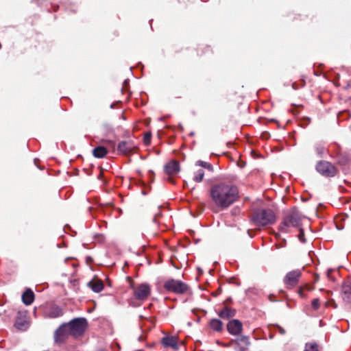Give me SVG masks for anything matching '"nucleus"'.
I'll return each instance as SVG.
<instances>
[{"label":"nucleus","mask_w":351,"mask_h":351,"mask_svg":"<svg viewBox=\"0 0 351 351\" xmlns=\"http://www.w3.org/2000/svg\"><path fill=\"white\" fill-rule=\"evenodd\" d=\"M210 209L214 213L224 211L240 199L239 188L229 181L213 183L208 191Z\"/></svg>","instance_id":"obj_1"},{"label":"nucleus","mask_w":351,"mask_h":351,"mask_svg":"<svg viewBox=\"0 0 351 351\" xmlns=\"http://www.w3.org/2000/svg\"><path fill=\"white\" fill-rule=\"evenodd\" d=\"M276 221V215L271 208L256 209L251 216V221L258 228L272 225Z\"/></svg>","instance_id":"obj_2"},{"label":"nucleus","mask_w":351,"mask_h":351,"mask_svg":"<svg viewBox=\"0 0 351 351\" xmlns=\"http://www.w3.org/2000/svg\"><path fill=\"white\" fill-rule=\"evenodd\" d=\"M303 218L298 208H293L285 213L278 230L283 232H289L291 228L300 227Z\"/></svg>","instance_id":"obj_3"},{"label":"nucleus","mask_w":351,"mask_h":351,"mask_svg":"<svg viewBox=\"0 0 351 351\" xmlns=\"http://www.w3.org/2000/svg\"><path fill=\"white\" fill-rule=\"evenodd\" d=\"M69 329H70V335L75 337L82 336L88 326L87 320L84 317L75 318L66 323Z\"/></svg>","instance_id":"obj_4"},{"label":"nucleus","mask_w":351,"mask_h":351,"mask_svg":"<svg viewBox=\"0 0 351 351\" xmlns=\"http://www.w3.org/2000/svg\"><path fill=\"white\" fill-rule=\"evenodd\" d=\"M164 289L168 291L176 294H184L189 290V286L182 281L169 279L164 282Z\"/></svg>","instance_id":"obj_5"},{"label":"nucleus","mask_w":351,"mask_h":351,"mask_svg":"<svg viewBox=\"0 0 351 351\" xmlns=\"http://www.w3.org/2000/svg\"><path fill=\"white\" fill-rule=\"evenodd\" d=\"M138 149L137 145L132 139L120 141L117 145L118 154L130 156Z\"/></svg>","instance_id":"obj_6"},{"label":"nucleus","mask_w":351,"mask_h":351,"mask_svg":"<svg viewBox=\"0 0 351 351\" xmlns=\"http://www.w3.org/2000/svg\"><path fill=\"white\" fill-rule=\"evenodd\" d=\"M316 170L325 177H334L337 173L335 167L330 162L322 160L316 165Z\"/></svg>","instance_id":"obj_7"},{"label":"nucleus","mask_w":351,"mask_h":351,"mask_svg":"<svg viewBox=\"0 0 351 351\" xmlns=\"http://www.w3.org/2000/svg\"><path fill=\"white\" fill-rule=\"evenodd\" d=\"M301 276L302 272L298 269L293 270L287 273L283 280L287 288L291 289L295 286L299 282V279Z\"/></svg>","instance_id":"obj_8"},{"label":"nucleus","mask_w":351,"mask_h":351,"mask_svg":"<svg viewBox=\"0 0 351 351\" xmlns=\"http://www.w3.org/2000/svg\"><path fill=\"white\" fill-rule=\"evenodd\" d=\"M180 170V162L176 160H171L164 167L165 173L169 176L168 181L172 183H174V180L171 176L177 174Z\"/></svg>","instance_id":"obj_9"},{"label":"nucleus","mask_w":351,"mask_h":351,"mask_svg":"<svg viewBox=\"0 0 351 351\" xmlns=\"http://www.w3.org/2000/svg\"><path fill=\"white\" fill-rule=\"evenodd\" d=\"M228 332L234 336H239L243 332V323L237 319H230L226 325Z\"/></svg>","instance_id":"obj_10"},{"label":"nucleus","mask_w":351,"mask_h":351,"mask_svg":"<svg viewBox=\"0 0 351 351\" xmlns=\"http://www.w3.org/2000/svg\"><path fill=\"white\" fill-rule=\"evenodd\" d=\"M151 289L147 284H141L134 290V295L135 298L138 300H145L150 295Z\"/></svg>","instance_id":"obj_11"},{"label":"nucleus","mask_w":351,"mask_h":351,"mask_svg":"<svg viewBox=\"0 0 351 351\" xmlns=\"http://www.w3.org/2000/svg\"><path fill=\"white\" fill-rule=\"evenodd\" d=\"M232 343L237 346L239 351H248L251 342L247 335H241L238 338L232 340Z\"/></svg>","instance_id":"obj_12"},{"label":"nucleus","mask_w":351,"mask_h":351,"mask_svg":"<svg viewBox=\"0 0 351 351\" xmlns=\"http://www.w3.org/2000/svg\"><path fill=\"white\" fill-rule=\"evenodd\" d=\"M63 314L62 308L56 304L49 305L45 311V316L49 318H57L62 316Z\"/></svg>","instance_id":"obj_13"},{"label":"nucleus","mask_w":351,"mask_h":351,"mask_svg":"<svg viewBox=\"0 0 351 351\" xmlns=\"http://www.w3.org/2000/svg\"><path fill=\"white\" fill-rule=\"evenodd\" d=\"M223 307L219 311L218 316L223 319H230L236 315V309L226 305V301L223 302Z\"/></svg>","instance_id":"obj_14"},{"label":"nucleus","mask_w":351,"mask_h":351,"mask_svg":"<svg viewBox=\"0 0 351 351\" xmlns=\"http://www.w3.org/2000/svg\"><path fill=\"white\" fill-rule=\"evenodd\" d=\"M69 335H70V329H69L66 323L62 324L56 330L54 335L55 341L62 342Z\"/></svg>","instance_id":"obj_15"},{"label":"nucleus","mask_w":351,"mask_h":351,"mask_svg":"<svg viewBox=\"0 0 351 351\" xmlns=\"http://www.w3.org/2000/svg\"><path fill=\"white\" fill-rule=\"evenodd\" d=\"M161 343L164 347H170L174 350L178 349V337L176 336H166L162 337Z\"/></svg>","instance_id":"obj_16"},{"label":"nucleus","mask_w":351,"mask_h":351,"mask_svg":"<svg viewBox=\"0 0 351 351\" xmlns=\"http://www.w3.org/2000/svg\"><path fill=\"white\" fill-rule=\"evenodd\" d=\"M208 326L215 332H221L223 330V324L219 319H211L208 322Z\"/></svg>","instance_id":"obj_17"},{"label":"nucleus","mask_w":351,"mask_h":351,"mask_svg":"<svg viewBox=\"0 0 351 351\" xmlns=\"http://www.w3.org/2000/svg\"><path fill=\"white\" fill-rule=\"evenodd\" d=\"M34 293L30 289H27L22 295V301L25 305H30L34 300Z\"/></svg>","instance_id":"obj_18"},{"label":"nucleus","mask_w":351,"mask_h":351,"mask_svg":"<svg viewBox=\"0 0 351 351\" xmlns=\"http://www.w3.org/2000/svg\"><path fill=\"white\" fill-rule=\"evenodd\" d=\"M343 298L349 303H351V281L345 282L342 287Z\"/></svg>","instance_id":"obj_19"},{"label":"nucleus","mask_w":351,"mask_h":351,"mask_svg":"<svg viewBox=\"0 0 351 351\" xmlns=\"http://www.w3.org/2000/svg\"><path fill=\"white\" fill-rule=\"evenodd\" d=\"M87 285L95 293L101 291L104 287V283L101 280H93L88 282Z\"/></svg>","instance_id":"obj_20"},{"label":"nucleus","mask_w":351,"mask_h":351,"mask_svg":"<svg viewBox=\"0 0 351 351\" xmlns=\"http://www.w3.org/2000/svg\"><path fill=\"white\" fill-rule=\"evenodd\" d=\"M107 154L108 150L104 146H97L93 149V155L97 158H103Z\"/></svg>","instance_id":"obj_21"},{"label":"nucleus","mask_w":351,"mask_h":351,"mask_svg":"<svg viewBox=\"0 0 351 351\" xmlns=\"http://www.w3.org/2000/svg\"><path fill=\"white\" fill-rule=\"evenodd\" d=\"M205 171L203 169H196L193 171V180L195 182L199 183L204 180Z\"/></svg>","instance_id":"obj_22"},{"label":"nucleus","mask_w":351,"mask_h":351,"mask_svg":"<svg viewBox=\"0 0 351 351\" xmlns=\"http://www.w3.org/2000/svg\"><path fill=\"white\" fill-rule=\"evenodd\" d=\"M195 166L199 167L198 169H206L209 172H213L214 171L213 166L210 163L205 161L197 160L195 162Z\"/></svg>","instance_id":"obj_23"},{"label":"nucleus","mask_w":351,"mask_h":351,"mask_svg":"<svg viewBox=\"0 0 351 351\" xmlns=\"http://www.w3.org/2000/svg\"><path fill=\"white\" fill-rule=\"evenodd\" d=\"M14 326L20 330H25L28 328V323L25 319L21 317H17Z\"/></svg>","instance_id":"obj_24"},{"label":"nucleus","mask_w":351,"mask_h":351,"mask_svg":"<svg viewBox=\"0 0 351 351\" xmlns=\"http://www.w3.org/2000/svg\"><path fill=\"white\" fill-rule=\"evenodd\" d=\"M308 261L311 260V261L315 265H317V261H318V258L317 256L315 255V252L313 251H308ZM310 265V263H308V266Z\"/></svg>","instance_id":"obj_25"},{"label":"nucleus","mask_w":351,"mask_h":351,"mask_svg":"<svg viewBox=\"0 0 351 351\" xmlns=\"http://www.w3.org/2000/svg\"><path fill=\"white\" fill-rule=\"evenodd\" d=\"M152 134L151 132H147L144 135L143 142L146 145H148L151 143Z\"/></svg>","instance_id":"obj_26"},{"label":"nucleus","mask_w":351,"mask_h":351,"mask_svg":"<svg viewBox=\"0 0 351 351\" xmlns=\"http://www.w3.org/2000/svg\"><path fill=\"white\" fill-rule=\"evenodd\" d=\"M308 351H319V345L315 342L309 343Z\"/></svg>","instance_id":"obj_27"},{"label":"nucleus","mask_w":351,"mask_h":351,"mask_svg":"<svg viewBox=\"0 0 351 351\" xmlns=\"http://www.w3.org/2000/svg\"><path fill=\"white\" fill-rule=\"evenodd\" d=\"M319 306V300L318 298H315L311 302V307L314 310L318 309Z\"/></svg>","instance_id":"obj_28"},{"label":"nucleus","mask_w":351,"mask_h":351,"mask_svg":"<svg viewBox=\"0 0 351 351\" xmlns=\"http://www.w3.org/2000/svg\"><path fill=\"white\" fill-rule=\"evenodd\" d=\"M298 239L302 243H304L306 241L304 230L302 228H300V234H298Z\"/></svg>","instance_id":"obj_29"},{"label":"nucleus","mask_w":351,"mask_h":351,"mask_svg":"<svg viewBox=\"0 0 351 351\" xmlns=\"http://www.w3.org/2000/svg\"><path fill=\"white\" fill-rule=\"evenodd\" d=\"M307 289V285H304L303 287H300L298 291V293L299 294V295H300L302 298H304V290Z\"/></svg>","instance_id":"obj_30"},{"label":"nucleus","mask_w":351,"mask_h":351,"mask_svg":"<svg viewBox=\"0 0 351 351\" xmlns=\"http://www.w3.org/2000/svg\"><path fill=\"white\" fill-rule=\"evenodd\" d=\"M310 273H313V275L314 276L313 282H317L319 280V275L315 273V272H313V271L308 270V274H310Z\"/></svg>","instance_id":"obj_31"},{"label":"nucleus","mask_w":351,"mask_h":351,"mask_svg":"<svg viewBox=\"0 0 351 351\" xmlns=\"http://www.w3.org/2000/svg\"><path fill=\"white\" fill-rule=\"evenodd\" d=\"M278 330L281 335H285L286 331L281 326H278Z\"/></svg>","instance_id":"obj_32"},{"label":"nucleus","mask_w":351,"mask_h":351,"mask_svg":"<svg viewBox=\"0 0 351 351\" xmlns=\"http://www.w3.org/2000/svg\"><path fill=\"white\" fill-rule=\"evenodd\" d=\"M317 153H318L319 154H321L324 151V148L323 147H318V148L317 149Z\"/></svg>","instance_id":"obj_33"},{"label":"nucleus","mask_w":351,"mask_h":351,"mask_svg":"<svg viewBox=\"0 0 351 351\" xmlns=\"http://www.w3.org/2000/svg\"><path fill=\"white\" fill-rule=\"evenodd\" d=\"M221 289L219 287V288L217 290V293H221Z\"/></svg>","instance_id":"obj_34"},{"label":"nucleus","mask_w":351,"mask_h":351,"mask_svg":"<svg viewBox=\"0 0 351 351\" xmlns=\"http://www.w3.org/2000/svg\"><path fill=\"white\" fill-rule=\"evenodd\" d=\"M330 271H331V270H328V271H327V275L328 277L330 276L329 275H330Z\"/></svg>","instance_id":"obj_35"},{"label":"nucleus","mask_w":351,"mask_h":351,"mask_svg":"<svg viewBox=\"0 0 351 351\" xmlns=\"http://www.w3.org/2000/svg\"><path fill=\"white\" fill-rule=\"evenodd\" d=\"M149 173H150L152 176H154V173L152 171H149Z\"/></svg>","instance_id":"obj_36"},{"label":"nucleus","mask_w":351,"mask_h":351,"mask_svg":"<svg viewBox=\"0 0 351 351\" xmlns=\"http://www.w3.org/2000/svg\"><path fill=\"white\" fill-rule=\"evenodd\" d=\"M302 86H304L305 85V81L304 80H302Z\"/></svg>","instance_id":"obj_37"},{"label":"nucleus","mask_w":351,"mask_h":351,"mask_svg":"<svg viewBox=\"0 0 351 351\" xmlns=\"http://www.w3.org/2000/svg\"><path fill=\"white\" fill-rule=\"evenodd\" d=\"M304 351H307V343L305 346V348H304Z\"/></svg>","instance_id":"obj_38"},{"label":"nucleus","mask_w":351,"mask_h":351,"mask_svg":"<svg viewBox=\"0 0 351 351\" xmlns=\"http://www.w3.org/2000/svg\"><path fill=\"white\" fill-rule=\"evenodd\" d=\"M312 289L310 287V285H308V291H310Z\"/></svg>","instance_id":"obj_39"},{"label":"nucleus","mask_w":351,"mask_h":351,"mask_svg":"<svg viewBox=\"0 0 351 351\" xmlns=\"http://www.w3.org/2000/svg\"><path fill=\"white\" fill-rule=\"evenodd\" d=\"M128 279L130 282H132V279H131L130 277H128Z\"/></svg>","instance_id":"obj_40"}]
</instances>
